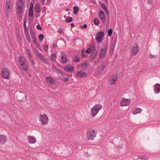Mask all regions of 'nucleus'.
Returning <instances> with one entry per match:
<instances>
[{
    "label": "nucleus",
    "mask_w": 160,
    "mask_h": 160,
    "mask_svg": "<svg viewBox=\"0 0 160 160\" xmlns=\"http://www.w3.org/2000/svg\"><path fill=\"white\" fill-rule=\"evenodd\" d=\"M102 108V106L99 104H96L92 109L91 114L92 117H95L99 111Z\"/></svg>",
    "instance_id": "f257e3e1"
},
{
    "label": "nucleus",
    "mask_w": 160,
    "mask_h": 160,
    "mask_svg": "<svg viewBox=\"0 0 160 160\" xmlns=\"http://www.w3.org/2000/svg\"><path fill=\"white\" fill-rule=\"evenodd\" d=\"M39 119L42 125H46L48 122V118L46 114H40Z\"/></svg>",
    "instance_id": "f03ea898"
},
{
    "label": "nucleus",
    "mask_w": 160,
    "mask_h": 160,
    "mask_svg": "<svg viewBox=\"0 0 160 160\" xmlns=\"http://www.w3.org/2000/svg\"><path fill=\"white\" fill-rule=\"evenodd\" d=\"M10 73V71L7 68H4L2 69L1 72V75L3 78L8 79L9 78Z\"/></svg>",
    "instance_id": "7ed1b4c3"
},
{
    "label": "nucleus",
    "mask_w": 160,
    "mask_h": 160,
    "mask_svg": "<svg viewBox=\"0 0 160 160\" xmlns=\"http://www.w3.org/2000/svg\"><path fill=\"white\" fill-rule=\"evenodd\" d=\"M96 133L94 130H90L87 131V136L88 138L90 140H92L96 136Z\"/></svg>",
    "instance_id": "20e7f679"
},
{
    "label": "nucleus",
    "mask_w": 160,
    "mask_h": 160,
    "mask_svg": "<svg viewBox=\"0 0 160 160\" xmlns=\"http://www.w3.org/2000/svg\"><path fill=\"white\" fill-rule=\"evenodd\" d=\"M107 50V47L106 45H103L102 46L100 52L99 56L100 58H104L106 54Z\"/></svg>",
    "instance_id": "39448f33"
},
{
    "label": "nucleus",
    "mask_w": 160,
    "mask_h": 160,
    "mask_svg": "<svg viewBox=\"0 0 160 160\" xmlns=\"http://www.w3.org/2000/svg\"><path fill=\"white\" fill-rule=\"evenodd\" d=\"M34 53L36 54L37 57L43 62L45 63L47 62L46 58L43 55L41 54L38 50L36 49Z\"/></svg>",
    "instance_id": "423d86ee"
},
{
    "label": "nucleus",
    "mask_w": 160,
    "mask_h": 160,
    "mask_svg": "<svg viewBox=\"0 0 160 160\" xmlns=\"http://www.w3.org/2000/svg\"><path fill=\"white\" fill-rule=\"evenodd\" d=\"M138 51L139 47L137 45L132 46L130 49V54L132 56H135L138 53Z\"/></svg>",
    "instance_id": "0eeeda50"
},
{
    "label": "nucleus",
    "mask_w": 160,
    "mask_h": 160,
    "mask_svg": "<svg viewBox=\"0 0 160 160\" xmlns=\"http://www.w3.org/2000/svg\"><path fill=\"white\" fill-rule=\"evenodd\" d=\"M104 34L103 32H100L97 33L96 35V39L98 42H101L102 38L104 36Z\"/></svg>",
    "instance_id": "6e6552de"
},
{
    "label": "nucleus",
    "mask_w": 160,
    "mask_h": 160,
    "mask_svg": "<svg viewBox=\"0 0 160 160\" xmlns=\"http://www.w3.org/2000/svg\"><path fill=\"white\" fill-rule=\"evenodd\" d=\"M46 83L49 85H52L55 83V80L50 77H47L46 78Z\"/></svg>",
    "instance_id": "1a4fd4ad"
},
{
    "label": "nucleus",
    "mask_w": 160,
    "mask_h": 160,
    "mask_svg": "<svg viewBox=\"0 0 160 160\" xmlns=\"http://www.w3.org/2000/svg\"><path fill=\"white\" fill-rule=\"evenodd\" d=\"M131 102V100L129 99L123 98L121 102V106H127Z\"/></svg>",
    "instance_id": "9d476101"
},
{
    "label": "nucleus",
    "mask_w": 160,
    "mask_h": 160,
    "mask_svg": "<svg viewBox=\"0 0 160 160\" xmlns=\"http://www.w3.org/2000/svg\"><path fill=\"white\" fill-rule=\"evenodd\" d=\"M98 15L100 19L102 22H105V14L104 12L101 10L99 12Z\"/></svg>",
    "instance_id": "9b49d317"
},
{
    "label": "nucleus",
    "mask_w": 160,
    "mask_h": 160,
    "mask_svg": "<svg viewBox=\"0 0 160 160\" xmlns=\"http://www.w3.org/2000/svg\"><path fill=\"white\" fill-rule=\"evenodd\" d=\"M76 76L81 78H84L87 76V74L82 70H81L77 72Z\"/></svg>",
    "instance_id": "f8f14e48"
},
{
    "label": "nucleus",
    "mask_w": 160,
    "mask_h": 160,
    "mask_svg": "<svg viewBox=\"0 0 160 160\" xmlns=\"http://www.w3.org/2000/svg\"><path fill=\"white\" fill-rule=\"evenodd\" d=\"M11 2L10 0L7 1L5 6V8L7 12H9L11 11Z\"/></svg>",
    "instance_id": "ddd939ff"
},
{
    "label": "nucleus",
    "mask_w": 160,
    "mask_h": 160,
    "mask_svg": "<svg viewBox=\"0 0 160 160\" xmlns=\"http://www.w3.org/2000/svg\"><path fill=\"white\" fill-rule=\"evenodd\" d=\"M154 92L155 93H158L160 92V84H159L157 83L154 86Z\"/></svg>",
    "instance_id": "4468645a"
},
{
    "label": "nucleus",
    "mask_w": 160,
    "mask_h": 160,
    "mask_svg": "<svg viewBox=\"0 0 160 160\" xmlns=\"http://www.w3.org/2000/svg\"><path fill=\"white\" fill-rule=\"evenodd\" d=\"M20 93L19 94L18 96V99L19 101H22L25 97L26 98V94L21 91L20 92Z\"/></svg>",
    "instance_id": "2eb2a0df"
},
{
    "label": "nucleus",
    "mask_w": 160,
    "mask_h": 160,
    "mask_svg": "<svg viewBox=\"0 0 160 160\" xmlns=\"http://www.w3.org/2000/svg\"><path fill=\"white\" fill-rule=\"evenodd\" d=\"M7 141V139L4 135H0V144H4Z\"/></svg>",
    "instance_id": "dca6fc26"
},
{
    "label": "nucleus",
    "mask_w": 160,
    "mask_h": 160,
    "mask_svg": "<svg viewBox=\"0 0 160 160\" xmlns=\"http://www.w3.org/2000/svg\"><path fill=\"white\" fill-rule=\"evenodd\" d=\"M64 70L67 72H72L73 71V68L72 66L67 65L64 67Z\"/></svg>",
    "instance_id": "f3484780"
},
{
    "label": "nucleus",
    "mask_w": 160,
    "mask_h": 160,
    "mask_svg": "<svg viewBox=\"0 0 160 160\" xmlns=\"http://www.w3.org/2000/svg\"><path fill=\"white\" fill-rule=\"evenodd\" d=\"M20 65L21 66V68L23 70L26 71L28 70V62H26L24 64H22V65Z\"/></svg>",
    "instance_id": "a211bd4d"
},
{
    "label": "nucleus",
    "mask_w": 160,
    "mask_h": 160,
    "mask_svg": "<svg viewBox=\"0 0 160 160\" xmlns=\"http://www.w3.org/2000/svg\"><path fill=\"white\" fill-rule=\"evenodd\" d=\"M28 142L30 143H34L36 142V139L33 137L28 136Z\"/></svg>",
    "instance_id": "6ab92c4d"
},
{
    "label": "nucleus",
    "mask_w": 160,
    "mask_h": 160,
    "mask_svg": "<svg viewBox=\"0 0 160 160\" xmlns=\"http://www.w3.org/2000/svg\"><path fill=\"white\" fill-rule=\"evenodd\" d=\"M142 111V109L140 108H136L133 109L132 112L133 114L135 115L140 113Z\"/></svg>",
    "instance_id": "aec40b11"
},
{
    "label": "nucleus",
    "mask_w": 160,
    "mask_h": 160,
    "mask_svg": "<svg viewBox=\"0 0 160 160\" xmlns=\"http://www.w3.org/2000/svg\"><path fill=\"white\" fill-rule=\"evenodd\" d=\"M113 78L112 80H111L110 81V84L112 85H114L116 83V82L118 80V77L117 75H114L113 76Z\"/></svg>",
    "instance_id": "412c9836"
},
{
    "label": "nucleus",
    "mask_w": 160,
    "mask_h": 160,
    "mask_svg": "<svg viewBox=\"0 0 160 160\" xmlns=\"http://www.w3.org/2000/svg\"><path fill=\"white\" fill-rule=\"evenodd\" d=\"M60 61L62 64H65L67 62V58L66 55L62 56Z\"/></svg>",
    "instance_id": "4be33fe9"
},
{
    "label": "nucleus",
    "mask_w": 160,
    "mask_h": 160,
    "mask_svg": "<svg viewBox=\"0 0 160 160\" xmlns=\"http://www.w3.org/2000/svg\"><path fill=\"white\" fill-rule=\"evenodd\" d=\"M19 61L20 65L28 62L26 61V58L23 57H20L19 59Z\"/></svg>",
    "instance_id": "5701e85b"
},
{
    "label": "nucleus",
    "mask_w": 160,
    "mask_h": 160,
    "mask_svg": "<svg viewBox=\"0 0 160 160\" xmlns=\"http://www.w3.org/2000/svg\"><path fill=\"white\" fill-rule=\"evenodd\" d=\"M23 8V7H21L20 6L17 7V13L18 15V17L19 18L20 17L18 16L22 12Z\"/></svg>",
    "instance_id": "b1692460"
},
{
    "label": "nucleus",
    "mask_w": 160,
    "mask_h": 160,
    "mask_svg": "<svg viewBox=\"0 0 160 160\" xmlns=\"http://www.w3.org/2000/svg\"><path fill=\"white\" fill-rule=\"evenodd\" d=\"M24 3L22 0H18L16 3L17 7L20 6L21 7H23Z\"/></svg>",
    "instance_id": "393cba45"
},
{
    "label": "nucleus",
    "mask_w": 160,
    "mask_h": 160,
    "mask_svg": "<svg viewBox=\"0 0 160 160\" xmlns=\"http://www.w3.org/2000/svg\"><path fill=\"white\" fill-rule=\"evenodd\" d=\"M35 11L36 12L39 13L41 12V8L39 4H36L35 7Z\"/></svg>",
    "instance_id": "a878e982"
},
{
    "label": "nucleus",
    "mask_w": 160,
    "mask_h": 160,
    "mask_svg": "<svg viewBox=\"0 0 160 160\" xmlns=\"http://www.w3.org/2000/svg\"><path fill=\"white\" fill-rule=\"evenodd\" d=\"M56 55L54 53H52L51 55L50 59L52 61L55 62L56 59Z\"/></svg>",
    "instance_id": "bb28decb"
},
{
    "label": "nucleus",
    "mask_w": 160,
    "mask_h": 160,
    "mask_svg": "<svg viewBox=\"0 0 160 160\" xmlns=\"http://www.w3.org/2000/svg\"><path fill=\"white\" fill-rule=\"evenodd\" d=\"M26 20H24V31L25 33V34L26 33V32H27L28 33V29L26 25Z\"/></svg>",
    "instance_id": "cd10ccee"
},
{
    "label": "nucleus",
    "mask_w": 160,
    "mask_h": 160,
    "mask_svg": "<svg viewBox=\"0 0 160 160\" xmlns=\"http://www.w3.org/2000/svg\"><path fill=\"white\" fill-rule=\"evenodd\" d=\"M79 10V8L78 7L75 6L73 7V13L75 14H77Z\"/></svg>",
    "instance_id": "c85d7f7f"
},
{
    "label": "nucleus",
    "mask_w": 160,
    "mask_h": 160,
    "mask_svg": "<svg viewBox=\"0 0 160 160\" xmlns=\"http://www.w3.org/2000/svg\"><path fill=\"white\" fill-rule=\"evenodd\" d=\"M115 46V44L114 42H112L110 45V50L111 52L113 51Z\"/></svg>",
    "instance_id": "c756f323"
},
{
    "label": "nucleus",
    "mask_w": 160,
    "mask_h": 160,
    "mask_svg": "<svg viewBox=\"0 0 160 160\" xmlns=\"http://www.w3.org/2000/svg\"><path fill=\"white\" fill-rule=\"evenodd\" d=\"M87 63L86 62H84L81 65L82 68L83 70H85L87 69Z\"/></svg>",
    "instance_id": "7c9ffc66"
},
{
    "label": "nucleus",
    "mask_w": 160,
    "mask_h": 160,
    "mask_svg": "<svg viewBox=\"0 0 160 160\" xmlns=\"http://www.w3.org/2000/svg\"><path fill=\"white\" fill-rule=\"evenodd\" d=\"M93 23L94 24L96 25H98L100 23V21L98 19L95 18L94 19Z\"/></svg>",
    "instance_id": "2f4dec72"
},
{
    "label": "nucleus",
    "mask_w": 160,
    "mask_h": 160,
    "mask_svg": "<svg viewBox=\"0 0 160 160\" xmlns=\"http://www.w3.org/2000/svg\"><path fill=\"white\" fill-rule=\"evenodd\" d=\"M25 34L26 35V38H27V40L28 42L29 43H30L31 42V38L30 36L28 33H26Z\"/></svg>",
    "instance_id": "473e14b6"
},
{
    "label": "nucleus",
    "mask_w": 160,
    "mask_h": 160,
    "mask_svg": "<svg viewBox=\"0 0 160 160\" xmlns=\"http://www.w3.org/2000/svg\"><path fill=\"white\" fill-rule=\"evenodd\" d=\"M72 20V18L71 17L68 16L66 19L65 21L68 22H70Z\"/></svg>",
    "instance_id": "72a5a7b5"
},
{
    "label": "nucleus",
    "mask_w": 160,
    "mask_h": 160,
    "mask_svg": "<svg viewBox=\"0 0 160 160\" xmlns=\"http://www.w3.org/2000/svg\"><path fill=\"white\" fill-rule=\"evenodd\" d=\"M28 16L30 17H33V10H29Z\"/></svg>",
    "instance_id": "f704fd0d"
},
{
    "label": "nucleus",
    "mask_w": 160,
    "mask_h": 160,
    "mask_svg": "<svg viewBox=\"0 0 160 160\" xmlns=\"http://www.w3.org/2000/svg\"><path fill=\"white\" fill-rule=\"evenodd\" d=\"M105 68V66H103V65L100 66L98 68V71H104Z\"/></svg>",
    "instance_id": "c9c22d12"
},
{
    "label": "nucleus",
    "mask_w": 160,
    "mask_h": 160,
    "mask_svg": "<svg viewBox=\"0 0 160 160\" xmlns=\"http://www.w3.org/2000/svg\"><path fill=\"white\" fill-rule=\"evenodd\" d=\"M30 34L32 39L37 38L34 32L33 31L30 32Z\"/></svg>",
    "instance_id": "e433bc0d"
},
{
    "label": "nucleus",
    "mask_w": 160,
    "mask_h": 160,
    "mask_svg": "<svg viewBox=\"0 0 160 160\" xmlns=\"http://www.w3.org/2000/svg\"><path fill=\"white\" fill-rule=\"evenodd\" d=\"M112 29H109L108 32V35L109 36H111L112 34Z\"/></svg>",
    "instance_id": "4c0bfd02"
},
{
    "label": "nucleus",
    "mask_w": 160,
    "mask_h": 160,
    "mask_svg": "<svg viewBox=\"0 0 160 160\" xmlns=\"http://www.w3.org/2000/svg\"><path fill=\"white\" fill-rule=\"evenodd\" d=\"M92 52V49L91 48H88L85 51V52L87 54H90Z\"/></svg>",
    "instance_id": "58836bf2"
},
{
    "label": "nucleus",
    "mask_w": 160,
    "mask_h": 160,
    "mask_svg": "<svg viewBox=\"0 0 160 160\" xmlns=\"http://www.w3.org/2000/svg\"><path fill=\"white\" fill-rule=\"evenodd\" d=\"M38 38L40 40V41H42L43 38H44V35L42 34H40L38 37Z\"/></svg>",
    "instance_id": "ea45409f"
},
{
    "label": "nucleus",
    "mask_w": 160,
    "mask_h": 160,
    "mask_svg": "<svg viewBox=\"0 0 160 160\" xmlns=\"http://www.w3.org/2000/svg\"><path fill=\"white\" fill-rule=\"evenodd\" d=\"M44 50L45 52H47L48 50V45L46 44H45L44 45Z\"/></svg>",
    "instance_id": "a19ab883"
},
{
    "label": "nucleus",
    "mask_w": 160,
    "mask_h": 160,
    "mask_svg": "<svg viewBox=\"0 0 160 160\" xmlns=\"http://www.w3.org/2000/svg\"><path fill=\"white\" fill-rule=\"evenodd\" d=\"M80 61L79 58V57H77V56H76V58H74V59H73V61L74 62H79Z\"/></svg>",
    "instance_id": "79ce46f5"
},
{
    "label": "nucleus",
    "mask_w": 160,
    "mask_h": 160,
    "mask_svg": "<svg viewBox=\"0 0 160 160\" xmlns=\"http://www.w3.org/2000/svg\"><path fill=\"white\" fill-rule=\"evenodd\" d=\"M101 6L104 10L107 9V7H106L105 4L104 3L101 4Z\"/></svg>",
    "instance_id": "37998d69"
},
{
    "label": "nucleus",
    "mask_w": 160,
    "mask_h": 160,
    "mask_svg": "<svg viewBox=\"0 0 160 160\" xmlns=\"http://www.w3.org/2000/svg\"><path fill=\"white\" fill-rule=\"evenodd\" d=\"M96 55H97L96 53H93L90 55V57L91 58H94L96 57Z\"/></svg>",
    "instance_id": "c03bdc74"
},
{
    "label": "nucleus",
    "mask_w": 160,
    "mask_h": 160,
    "mask_svg": "<svg viewBox=\"0 0 160 160\" xmlns=\"http://www.w3.org/2000/svg\"><path fill=\"white\" fill-rule=\"evenodd\" d=\"M149 58H156V56L155 55L150 54L149 55Z\"/></svg>",
    "instance_id": "a18cd8bd"
},
{
    "label": "nucleus",
    "mask_w": 160,
    "mask_h": 160,
    "mask_svg": "<svg viewBox=\"0 0 160 160\" xmlns=\"http://www.w3.org/2000/svg\"><path fill=\"white\" fill-rule=\"evenodd\" d=\"M27 50L28 51V56L29 58H30V59H32V56L31 54L30 53V52H29L28 49H27Z\"/></svg>",
    "instance_id": "49530a36"
},
{
    "label": "nucleus",
    "mask_w": 160,
    "mask_h": 160,
    "mask_svg": "<svg viewBox=\"0 0 160 160\" xmlns=\"http://www.w3.org/2000/svg\"><path fill=\"white\" fill-rule=\"evenodd\" d=\"M33 4L31 3H30V8H29V10H33Z\"/></svg>",
    "instance_id": "de8ad7c7"
},
{
    "label": "nucleus",
    "mask_w": 160,
    "mask_h": 160,
    "mask_svg": "<svg viewBox=\"0 0 160 160\" xmlns=\"http://www.w3.org/2000/svg\"><path fill=\"white\" fill-rule=\"evenodd\" d=\"M36 27H37V28L39 30H41L42 29V28H41V27L40 26V25L39 24H38V25L37 26H36Z\"/></svg>",
    "instance_id": "09e8293b"
},
{
    "label": "nucleus",
    "mask_w": 160,
    "mask_h": 160,
    "mask_svg": "<svg viewBox=\"0 0 160 160\" xmlns=\"http://www.w3.org/2000/svg\"><path fill=\"white\" fill-rule=\"evenodd\" d=\"M107 15H109V12L108 8L104 10Z\"/></svg>",
    "instance_id": "8fccbe9b"
},
{
    "label": "nucleus",
    "mask_w": 160,
    "mask_h": 160,
    "mask_svg": "<svg viewBox=\"0 0 160 160\" xmlns=\"http://www.w3.org/2000/svg\"><path fill=\"white\" fill-rule=\"evenodd\" d=\"M32 40H33L34 43L35 44V45H36V44L38 43V42L37 43V38L33 39H32Z\"/></svg>",
    "instance_id": "3c124183"
},
{
    "label": "nucleus",
    "mask_w": 160,
    "mask_h": 160,
    "mask_svg": "<svg viewBox=\"0 0 160 160\" xmlns=\"http://www.w3.org/2000/svg\"><path fill=\"white\" fill-rule=\"evenodd\" d=\"M30 62L32 64V65H35V63L33 60L32 59L30 60Z\"/></svg>",
    "instance_id": "603ef678"
},
{
    "label": "nucleus",
    "mask_w": 160,
    "mask_h": 160,
    "mask_svg": "<svg viewBox=\"0 0 160 160\" xmlns=\"http://www.w3.org/2000/svg\"><path fill=\"white\" fill-rule=\"evenodd\" d=\"M81 56L82 57H84L85 56V54L84 53L83 51H82L81 53Z\"/></svg>",
    "instance_id": "864d4df0"
},
{
    "label": "nucleus",
    "mask_w": 160,
    "mask_h": 160,
    "mask_svg": "<svg viewBox=\"0 0 160 160\" xmlns=\"http://www.w3.org/2000/svg\"><path fill=\"white\" fill-rule=\"evenodd\" d=\"M35 45L37 47V48H38L41 47L40 45L38 43H38L36 44Z\"/></svg>",
    "instance_id": "5fc2aeb1"
},
{
    "label": "nucleus",
    "mask_w": 160,
    "mask_h": 160,
    "mask_svg": "<svg viewBox=\"0 0 160 160\" xmlns=\"http://www.w3.org/2000/svg\"><path fill=\"white\" fill-rule=\"evenodd\" d=\"M42 4L43 5L46 0H40Z\"/></svg>",
    "instance_id": "6e6d98bb"
},
{
    "label": "nucleus",
    "mask_w": 160,
    "mask_h": 160,
    "mask_svg": "<svg viewBox=\"0 0 160 160\" xmlns=\"http://www.w3.org/2000/svg\"><path fill=\"white\" fill-rule=\"evenodd\" d=\"M69 80V78H64L63 80V81L64 82H66L67 81H68Z\"/></svg>",
    "instance_id": "4d7b16f0"
},
{
    "label": "nucleus",
    "mask_w": 160,
    "mask_h": 160,
    "mask_svg": "<svg viewBox=\"0 0 160 160\" xmlns=\"http://www.w3.org/2000/svg\"><path fill=\"white\" fill-rule=\"evenodd\" d=\"M63 30L61 28H59L58 30V32L59 33H61L62 32Z\"/></svg>",
    "instance_id": "13d9d810"
},
{
    "label": "nucleus",
    "mask_w": 160,
    "mask_h": 160,
    "mask_svg": "<svg viewBox=\"0 0 160 160\" xmlns=\"http://www.w3.org/2000/svg\"><path fill=\"white\" fill-rule=\"evenodd\" d=\"M87 25L86 24H85L83 26V28H87Z\"/></svg>",
    "instance_id": "bf43d9fd"
},
{
    "label": "nucleus",
    "mask_w": 160,
    "mask_h": 160,
    "mask_svg": "<svg viewBox=\"0 0 160 160\" xmlns=\"http://www.w3.org/2000/svg\"><path fill=\"white\" fill-rule=\"evenodd\" d=\"M143 159L144 160H148V158L146 156Z\"/></svg>",
    "instance_id": "052dcab7"
},
{
    "label": "nucleus",
    "mask_w": 160,
    "mask_h": 160,
    "mask_svg": "<svg viewBox=\"0 0 160 160\" xmlns=\"http://www.w3.org/2000/svg\"><path fill=\"white\" fill-rule=\"evenodd\" d=\"M52 47L53 48H55L56 47V44L54 43H53L52 44Z\"/></svg>",
    "instance_id": "680f3d73"
},
{
    "label": "nucleus",
    "mask_w": 160,
    "mask_h": 160,
    "mask_svg": "<svg viewBox=\"0 0 160 160\" xmlns=\"http://www.w3.org/2000/svg\"><path fill=\"white\" fill-rule=\"evenodd\" d=\"M147 2L148 3H151L152 4V1L150 0H148L147 1Z\"/></svg>",
    "instance_id": "e2e57ef3"
},
{
    "label": "nucleus",
    "mask_w": 160,
    "mask_h": 160,
    "mask_svg": "<svg viewBox=\"0 0 160 160\" xmlns=\"http://www.w3.org/2000/svg\"><path fill=\"white\" fill-rule=\"evenodd\" d=\"M71 28H72L75 26L74 25L73 23H71Z\"/></svg>",
    "instance_id": "0e129e2a"
},
{
    "label": "nucleus",
    "mask_w": 160,
    "mask_h": 160,
    "mask_svg": "<svg viewBox=\"0 0 160 160\" xmlns=\"http://www.w3.org/2000/svg\"><path fill=\"white\" fill-rule=\"evenodd\" d=\"M139 158H140L141 160H143V159H144V158H142V157H139Z\"/></svg>",
    "instance_id": "69168bd1"
},
{
    "label": "nucleus",
    "mask_w": 160,
    "mask_h": 160,
    "mask_svg": "<svg viewBox=\"0 0 160 160\" xmlns=\"http://www.w3.org/2000/svg\"><path fill=\"white\" fill-rule=\"evenodd\" d=\"M38 49H39L41 51H42V50L41 49V47H40V48H38Z\"/></svg>",
    "instance_id": "338daca9"
},
{
    "label": "nucleus",
    "mask_w": 160,
    "mask_h": 160,
    "mask_svg": "<svg viewBox=\"0 0 160 160\" xmlns=\"http://www.w3.org/2000/svg\"><path fill=\"white\" fill-rule=\"evenodd\" d=\"M80 28H83V26L82 25H80Z\"/></svg>",
    "instance_id": "774afa93"
}]
</instances>
